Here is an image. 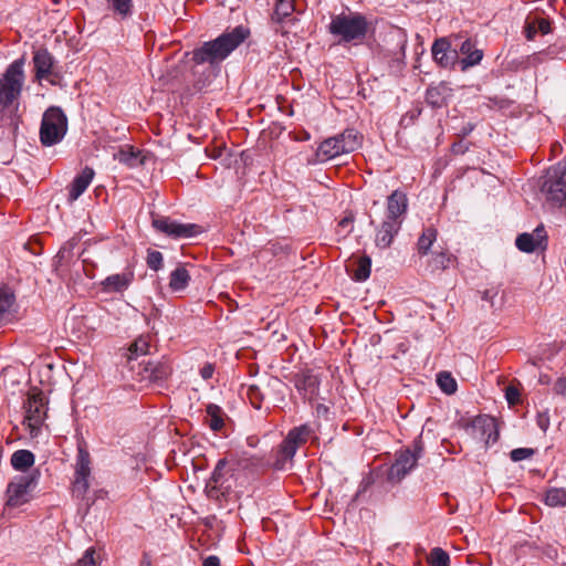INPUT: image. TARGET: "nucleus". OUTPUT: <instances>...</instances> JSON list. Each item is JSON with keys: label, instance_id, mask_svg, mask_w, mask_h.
<instances>
[{"label": "nucleus", "instance_id": "1", "mask_svg": "<svg viewBox=\"0 0 566 566\" xmlns=\"http://www.w3.org/2000/svg\"><path fill=\"white\" fill-rule=\"evenodd\" d=\"M265 468L264 460L258 455L247 452L237 453L231 459H219L210 478L206 482L205 492L209 500L217 502L220 506L238 500L237 471L256 473Z\"/></svg>", "mask_w": 566, "mask_h": 566}, {"label": "nucleus", "instance_id": "2", "mask_svg": "<svg viewBox=\"0 0 566 566\" xmlns=\"http://www.w3.org/2000/svg\"><path fill=\"white\" fill-rule=\"evenodd\" d=\"M250 36V29L240 24L231 30H226L214 40L203 42L199 48H196L192 54V61L196 66L193 74H198L199 67L208 64L201 72L202 75L208 73L206 77H199L195 81L193 85L197 90L201 91L209 83V77L220 64L237 50Z\"/></svg>", "mask_w": 566, "mask_h": 566}, {"label": "nucleus", "instance_id": "3", "mask_svg": "<svg viewBox=\"0 0 566 566\" xmlns=\"http://www.w3.org/2000/svg\"><path fill=\"white\" fill-rule=\"evenodd\" d=\"M369 30V23L361 13H340L333 15L328 32L338 38V44L361 43Z\"/></svg>", "mask_w": 566, "mask_h": 566}, {"label": "nucleus", "instance_id": "4", "mask_svg": "<svg viewBox=\"0 0 566 566\" xmlns=\"http://www.w3.org/2000/svg\"><path fill=\"white\" fill-rule=\"evenodd\" d=\"M23 65V59L13 61L0 77V119L7 109L18 105L24 83Z\"/></svg>", "mask_w": 566, "mask_h": 566}, {"label": "nucleus", "instance_id": "5", "mask_svg": "<svg viewBox=\"0 0 566 566\" xmlns=\"http://www.w3.org/2000/svg\"><path fill=\"white\" fill-rule=\"evenodd\" d=\"M361 145V136L354 128H347L343 133L326 138L316 150V157L321 161L334 159L343 154L352 153Z\"/></svg>", "mask_w": 566, "mask_h": 566}, {"label": "nucleus", "instance_id": "6", "mask_svg": "<svg viewBox=\"0 0 566 566\" xmlns=\"http://www.w3.org/2000/svg\"><path fill=\"white\" fill-rule=\"evenodd\" d=\"M67 132V117L59 106H50L42 116L40 142L45 147L59 144Z\"/></svg>", "mask_w": 566, "mask_h": 566}, {"label": "nucleus", "instance_id": "7", "mask_svg": "<svg viewBox=\"0 0 566 566\" xmlns=\"http://www.w3.org/2000/svg\"><path fill=\"white\" fill-rule=\"evenodd\" d=\"M313 433L308 424H301L292 428L283 441L279 444L273 468L275 470H284L289 461H292L297 449L305 444Z\"/></svg>", "mask_w": 566, "mask_h": 566}, {"label": "nucleus", "instance_id": "8", "mask_svg": "<svg viewBox=\"0 0 566 566\" xmlns=\"http://www.w3.org/2000/svg\"><path fill=\"white\" fill-rule=\"evenodd\" d=\"M541 191L546 195L547 201L559 207L566 203V159L547 169Z\"/></svg>", "mask_w": 566, "mask_h": 566}, {"label": "nucleus", "instance_id": "9", "mask_svg": "<svg viewBox=\"0 0 566 566\" xmlns=\"http://www.w3.org/2000/svg\"><path fill=\"white\" fill-rule=\"evenodd\" d=\"M41 473L38 469L31 472L15 476L7 486L6 505L19 507L28 503L32 497V492L39 484Z\"/></svg>", "mask_w": 566, "mask_h": 566}, {"label": "nucleus", "instance_id": "10", "mask_svg": "<svg viewBox=\"0 0 566 566\" xmlns=\"http://www.w3.org/2000/svg\"><path fill=\"white\" fill-rule=\"evenodd\" d=\"M151 226L156 231L176 240L195 238L202 232V228L199 224L182 223L160 214L151 216Z\"/></svg>", "mask_w": 566, "mask_h": 566}, {"label": "nucleus", "instance_id": "11", "mask_svg": "<svg viewBox=\"0 0 566 566\" xmlns=\"http://www.w3.org/2000/svg\"><path fill=\"white\" fill-rule=\"evenodd\" d=\"M91 475V455L85 443H78L75 463V479L73 481V493L83 499L86 494Z\"/></svg>", "mask_w": 566, "mask_h": 566}, {"label": "nucleus", "instance_id": "12", "mask_svg": "<svg viewBox=\"0 0 566 566\" xmlns=\"http://www.w3.org/2000/svg\"><path fill=\"white\" fill-rule=\"evenodd\" d=\"M465 430H471V433L484 441L486 446L496 442L500 437L496 420L489 415L474 417L465 426Z\"/></svg>", "mask_w": 566, "mask_h": 566}, {"label": "nucleus", "instance_id": "13", "mask_svg": "<svg viewBox=\"0 0 566 566\" xmlns=\"http://www.w3.org/2000/svg\"><path fill=\"white\" fill-rule=\"evenodd\" d=\"M433 61L443 69H453L459 62L458 49L452 48L449 38H438L431 46Z\"/></svg>", "mask_w": 566, "mask_h": 566}, {"label": "nucleus", "instance_id": "14", "mask_svg": "<svg viewBox=\"0 0 566 566\" xmlns=\"http://www.w3.org/2000/svg\"><path fill=\"white\" fill-rule=\"evenodd\" d=\"M417 461L409 448L397 452L395 462L387 472V480L391 483L400 482L415 467Z\"/></svg>", "mask_w": 566, "mask_h": 566}, {"label": "nucleus", "instance_id": "15", "mask_svg": "<svg viewBox=\"0 0 566 566\" xmlns=\"http://www.w3.org/2000/svg\"><path fill=\"white\" fill-rule=\"evenodd\" d=\"M32 61L35 71L34 75L38 81L49 78L50 76L59 77V71L55 69L56 61L48 49H38L33 54Z\"/></svg>", "mask_w": 566, "mask_h": 566}, {"label": "nucleus", "instance_id": "16", "mask_svg": "<svg viewBox=\"0 0 566 566\" xmlns=\"http://www.w3.org/2000/svg\"><path fill=\"white\" fill-rule=\"evenodd\" d=\"M292 380L303 399L313 400L318 395L321 380L311 370L295 374Z\"/></svg>", "mask_w": 566, "mask_h": 566}, {"label": "nucleus", "instance_id": "17", "mask_svg": "<svg viewBox=\"0 0 566 566\" xmlns=\"http://www.w3.org/2000/svg\"><path fill=\"white\" fill-rule=\"evenodd\" d=\"M140 375L149 382L161 385L171 374L172 368L167 361L143 360Z\"/></svg>", "mask_w": 566, "mask_h": 566}, {"label": "nucleus", "instance_id": "18", "mask_svg": "<svg viewBox=\"0 0 566 566\" xmlns=\"http://www.w3.org/2000/svg\"><path fill=\"white\" fill-rule=\"evenodd\" d=\"M453 95V90L448 82H440L437 85L428 86L426 91V102L432 108H441L448 105Z\"/></svg>", "mask_w": 566, "mask_h": 566}, {"label": "nucleus", "instance_id": "19", "mask_svg": "<svg viewBox=\"0 0 566 566\" xmlns=\"http://www.w3.org/2000/svg\"><path fill=\"white\" fill-rule=\"evenodd\" d=\"M546 232L543 226H538L533 233H521L515 240L516 248L526 253L534 252L542 245L543 241H546Z\"/></svg>", "mask_w": 566, "mask_h": 566}, {"label": "nucleus", "instance_id": "20", "mask_svg": "<svg viewBox=\"0 0 566 566\" xmlns=\"http://www.w3.org/2000/svg\"><path fill=\"white\" fill-rule=\"evenodd\" d=\"M408 198L406 192L397 189L391 192L387 198V214L386 218L395 221H401L400 217L407 212Z\"/></svg>", "mask_w": 566, "mask_h": 566}, {"label": "nucleus", "instance_id": "21", "mask_svg": "<svg viewBox=\"0 0 566 566\" xmlns=\"http://www.w3.org/2000/svg\"><path fill=\"white\" fill-rule=\"evenodd\" d=\"M401 228V221L385 219L377 230L375 244L379 249H387L391 245L395 235Z\"/></svg>", "mask_w": 566, "mask_h": 566}, {"label": "nucleus", "instance_id": "22", "mask_svg": "<svg viewBox=\"0 0 566 566\" xmlns=\"http://www.w3.org/2000/svg\"><path fill=\"white\" fill-rule=\"evenodd\" d=\"M458 53L464 55L459 60L462 71L479 64L483 57V51L475 49V43L471 39H467L460 44Z\"/></svg>", "mask_w": 566, "mask_h": 566}, {"label": "nucleus", "instance_id": "23", "mask_svg": "<svg viewBox=\"0 0 566 566\" xmlns=\"http://www.w3.org/2000/svg\"><path fill=\"white\" fill-rule=\"evenodd\" d=\"M133 280V272L112 274L102 281V290L106 293H122L129 287Z\"/></svg>", "mask_w": 566, "mask_h": 566}, {"label": "nucleus", "instance_id": "24", "mask_svg": "<svg viewBox=\"0 0 566 566\" xmlns=\"http://www.w3.org/2000/svg\"><path fill=\"white\" fill-rule=\"evenodd\" d=\"M94 175H95V172H94L93 168L86 166L81 171V174H78L74 178V180L71 184L70 191H69V199L71 201L77 200L84 193V191L87 189V187L92 182Z\"/></svg>", "mask_w": 566, "mask_h": 566}, {"label": "nucleus", "instance_id": "25", "mask_svg": "<svg viewBox=\"0 0 566 566\" xmlns=\"http://www.w3.org/2000/svg\"><path fill=\"white\" fill-rule=\"evenodd\" d=\"M25 408V418L30 421V426H41L45 415L43 398L40 395L29 397Z\"/></svg>", "mask_w": 566, "mask_h": 566}, {"label": "nucleus", "instance_id": "26", "mask_svg": "<svg viewBox=\"0 0 566 566\" xmlns=\"http://www.w3.org/2000/svg\"><path fill=\"white\" fill-rule=\"evenodd\" d=\"M35 461V457L33 452L30 450L21 449L12 453L11 455V465L17 471H27L30 469Z\"/></svg>", "mask_w": 566, "mask_h": 566}, {"label": "nucleus", "instance_id": "27", "mask_svg": "<svg viewBox=\"0 0 566 566\" xmlns=\"http://www.w3.org/2000/svg\"><path fill=\"white\" fill-rule=\"evenodd\" d=\"M295 11L294 0H277L272 14V21L276 23L285 22Z\"/></svg>", "mask_w": 566, "mask_h": 566}, {"label": "nucleus", "instance_id": "28", "mask_svg": "<svg viewBox=\"0 0 566 566\" xmlns=\"http://www.w3.org/2000/svg\"><path fill=\"white\" fill-rule=\"evenodd\" d=\"M189 281L190 274L187 269L185 266H178L170 273L169 287L174 292H180L188 286Z\"/></svg>", "mask_w": 566, "mask_h": 566}, {"label": "nucleus", "instance_id": "29", "mask_svg": "<svg viewBox=\"0 0 566 566\" xmlns=\"http://www.w3.org/2000/svg\"><path fill=\"white\" fill-rule=\"evenodd\" d=\"M14 302V293L7 286H0V324L11 315Z\"/></svg>", "mask_w": 566, "mask_h": 566}, {"label": "nucleus", "instance_id": "30", "mask_svg": "<svg viewBox=\"0 0 566 566\" xmlns=\"http://www.w3.org/2000/svg\"><path fill=\"white\" fill-rule=\"evenodd\" d=\"M140 155V150H135L133 147H127L125 149L122 148L115 155V159L130 168H135L144 164V158H142Z\"/></svg>", "mask_w": 566, "mask_h": 566}, {"label": "nucleus", "instance_id": "31", "mask_svg": "<svg viewBox=\"0 0 566 566\" xmlns=\"http://www.w3.org/2000/svg\"><path fill=\"white\" fill-rule=\"evenodd\" d=\"M356 269L352 270L353 280L356 282H364L370 276L371 259L368 255H363L353 262Z\"/></svg>", "mask_w": 566, "mask_h": 566}, {"label": "nucleus", "instance_id": "32", "mask_svg": "<svg viewBox=\"0 0 566 566\" xmlns=\"http://www.w3.org/2000/svg\"><path fill=\"white\" fill-rule=\"evenodd\" d=\"M451 261L452 255L448 254L442 250L434 251L432 252L431 258L428 260L427 268L431 273H436L448 269Z\"/></svg>", "mask_w": 566, "mask_h": 566}, {"label": "nucleus", "instance_id": "33", "mask_svg": "<svg viewBox=\"0 0 566 566\" xmlns=\"http://www.w3.org/2000/svg\"><path fill=\"white\" fill-rule=\"evenodd\" d=\"M437 235L438 231L433 227L423 229L417 242V250L419 255H427L429 253L430 248L437 240Z\"/></svg>", "mask_w": 566, "mask_h": 566}, {"label": "nucleus", "instance_id": "34", "mask_svg": "<svg viewBox=\"0 0 566 566\" xmlns=\"http://www.w3.org/2000/svg\"><path fill=\"white\" fill-rule=\"evenodd\" d=\"M109 9L113 11L115 15H117L120 20H125L132 17L133 14V1L134 0H106Z\"/></svg>", "mask_w": 566, "mask_h": 566}, {"label": "nucleus", "instance_id": "35", "mask_svg": "<svg viewBox=\"0 0 566 566\" xmlns=\"http://www.w3.org/2000/svg\"><path fill=\"white\" fill-rule=\"evenodd\" d=\"M77 245L76 240L67 241L55 255V270L57 271L60 268L69 264L74 258V248Z\"/></svg>", "mask_w": 566, "mask_h": 566}, {"label": "nucleus", "instance_id": "36", "mask_svg": "<svg viewBox=\"0 0 566 566\" xmlns=\"http://www.w3.org/2000/svg\"><path fill=\"white\" fill-rule=\"evenodd\" d=\"M544 502L551 507L566 506V489L551 488L546 491Z\"/></svg>", "mask_w": 566, "mask_h": 566}, {"label": "nucleus", "instance_id": "37", "mask_svg": "<svg viewBox=\"0 0 566 566\" xmlns=\"http://www.w3.org/2000/svg\"><path fill=\"white\" fill-rule=\"evenodd\" d=\"M206 411L209 417V421H208L209 428L212 431H220L224 426L223 418H222V415H223L222 409L214 403H209L206 408Z\"/></svg>", "mask_w": 566, "mask_h": 566}, {"label": "nucleus", "instance_id": "38", "mask_svg": "<svg viewBox=\"0 0 566 566\" xmlns=\"http://www.w3.org/2000/svg\"><path fill=\"white\" fill-rule=\"evenodd\" d=\"M437 382L440 389L447 395L454 394L457 390V381L448 371L439 373L437 376Z\"/></svg>", "mask_w": 566, "mask_h": 566}, {"label": "nucleus", "instance_id": "39", "mask_svg": "<svg viewBox=\"0 0 566 566\" xmlns=\"http://www.w3.org/2000/svg\"><path fill=\"white\" fill-rule=\"evenodd\" d=\"M129 359H137L138 356H145L149 349V343L145 337H138L130 346H129Z\"/></svg>", "mask_w": 566, "mask_h": 566}, {"label": "nucleus", "instance_id": "40", "mask_svg": "<svg viewBox=\"0 0 566 566\" xmlns=\"http://www.w3.org/2000/svg\"><path fill=\"white\" fill-rule=\"evenodd\" d=\"M247 397L249 398L251 405L255 409H261L262 402L264 400L265 394L258 385H250L247 388L245 392Z\"/></svg>", "mask_w": 566, "mask_h": 566}, {"label": "nucleus", "instance_id": "41", "mask_svg": "<svg viewBox=\"0 0 566 566\" xmlns=\"http://www.w3.org/2000/svg\"><path fill=\"white\" fill-rule=\"evenodd\" d=\"M429 563L431 566H450L449 554L440 547H434L430 552Z\"/></svg>", "mask_w": 566, "mask_h": 566}, {"label": "nucleus", "instance_id": "42", "mask_svg": "<svg viewBox=\"0 0 566 566\" xmlns=\"http://www.w3.org/2000/svg\"><path fill=\"white\" fill-rule=\"evenodd\" d=\"M147 266L154 271H158L164 265V258L161 252L157 250H148L146 258Z\"/></svg>", "mask_w": 566, "mask_h": 566}, {"label": "nucleus", "instance_id": "43", "mask_svg": "<svg viewBox=\"0 0 566 566\" xmlns=\"http://www.w3.org/2000/svg\"><path fill=\"white\" fill-rule=\"evenodd\" d=\"M535 450L532 448H516L510 452V458L513 462H520L522 460L533 457Z\"/></svg>", "mask_w": 566, "mask_h": 566}, {"label": "nucleus", "instance_id": "44", "mask_svg": "<svg viewBox=\"0 0 566 566\" xmlns=\"http://www.w3.org/2000/svg\"><path fill=\"white\" fill-rule=\"evenodd\" d=\"M535 25H536V29H537V32L545 35V34H548L551 31H552V25H551V21L548 19H545V18H541V17H535L533 19Z\"/></svg>", "mask_w": 566, "mask_h": 566}, {"label": "nucleus", "instance_id": "45", "mask_svg": "<svg viewBox=\"0 0 566 566\" xmlns=\"http://www.w3.org/2000/svg\"><path fill=\"white\" fill-rule=\"evenodd\" d=\"M521 394L514 386H509L505 389V399L510 406H515L520 402Z\"/></svg>", "mask_w": 566, "mask_h": 566}, {"label": "nucleus", "instance_id": "46", "mask_svg": "<svg viewBox=\"0 0 566 566\" xmlns=\"http://www.w3.org/2000/svg\"><path fill=\"white\" fill-rule=\"evenodd\" d=\"M409 449L411 450L412 455H415V459L418 462V460L423 455V452H424V446H423V442H422L421 434H419L413 440L412 446Z\"/></svg>", "mask_w": 566, "mask_h": 566}, {"label": "nucleus", "instance_id": "47", "mask_svg": "<svg viewBox=\"0 0 566 566\" xmlns=\"http://www.w3.org/2000/svg\"><path fill=\"white\" fill-rule=\"evenodd\" d=\"M94 554L95 549L93 547L86 549L83 557L78 559L76 566H96Z\"/></svg>", "mask_w": 566, "mask_h": 566}, {"label": "nucleus", "instance_id": "48", "mask_svg": "<svg viewBox=\"0 0 566 566\" xmlns=\"http://www.w3.org/2000/svg\"><path fill=\"white\" fill-rule=\"evenodd\" d=\"M469 148H470V143H464L462 138H460L459 140L454 142L451 145V151L454 155H463L469 150Z\"/></svg>", "mask_w": 566, "mask_h": 566}, {"label": "nucleus", "instance_id": "49", "mask_svg": "<svg viewBox=\"0 0 566 566\" xmlns=\"http://www.w3.org/2000/svg\"><path fill=\"white\" fill-rule=\"evenodd\" d=\"M524 33H525V38L528 41H532V40L535 39V36H536V34L538 32H537V29H536V25H535L533 19H527L526 20V23H525V27H524Z\"/></svg>", "mask_w": 566, "mask_h": 566}, {"label": "nucleus", "instance_id": "50", "mask_svg": "<svg viewBox=\"0 0 566 566\" xmlns=\"http://www.w3.org/2000/svg\"><path fill=\"white\" fill-rule=\"evenodd\" d=\"M553 390L556 395L566 398V377L558 378L554 384Z\"/></svg>", "mask_w": 566, "mask_h": 566}, {"label": "nucleus", "instance_id": "51", "mask_svg": "<svg viewBox=\"0 0 566 566\" xmlns=\"http://www.w3.org/2000/svg\"><path fill=\"white\" fill-rule=\"evenodd\" d=\"M214 373V365L211 363H206L203 367L200 369V376L208 380L213 376Z\"/></svg>", "mask_w": 566, "mask_h": 566}, {"label": "nucleus", "instance_id": "52", "mask_svg": "<svg viewBox=\"0 0 566 566\" xmlns=\"http://www.w3.org/2000/svg\"><path fill=\"white\" fill-rule=\"evenodd\" d=\"M537 426L543 430L546 431L549 427V417L546 412L538 413L536 419Z\"/></svg>", "mask_w": 566, "mask_h": 566}, {"label": "nucleus", "instance_id": "53", "mask_svg": "<svg viewBox=\"0 0 566 566\" xmlns=\"http://www.w3.org/2000/svg\"><path fill=\"white\" fill-rule=\"evenodd\" d=\"M497 289L491 287L482 292V300L493 305V298L497 295Z\"/></svg>", "mask_w": 566, "mask_h": 566}, {"label": "nucleus", "instance_id": "54", "mask_svg": "<svg viewBox=\"0 0 566 566\" xmlns=\"http://www.w3.org/2000/svg\"><path fill=\"white\" fill-rule=\"evenodd\" d=\"M475 128V124L473 123H467L463 125L458 134V136L462 139H464L468 135H470Z\"/></svg>", "mask_w": 566, "mask_h": 566}, {"label": "nucleus", "instance_id": "55", "mask_svg": "<svg viewBox=\"0 0 566 566\" xmlns=\"http://www.w3.org/2000/svg\"><path fill=\"white\" fill-rule=\"evenodd\" d=\"M282 386H284V384L277 377L271 378L266 384V388L275 391H280Z\"/></svg>", "mask_w": 566, "mask_h": 566}, {"label": "nucleus", "instance_id": "56", "mask_svg": "<svg viewBox=\"0 0 566 566\" xmlns=\"http://www.w3.org/2000/svg\"><path fill=\"white\" fill-rule=\"evenodd\" d=\"M202 566H220V559L218 556L210 555L203 559Z\"/></svg>", "mask_w": 566, "mask_h": 566}, {"label": "nucleus", "instance_id": "57", "mask_svg": "<svg viewBox=\"0 0 566 566\" xmlns=\"http://www.w3.org/2000/svg\"><path fill=\"white\" fill-rule=\"evenodd\" d=\"M45 80L49 81V83L51 85H59V82L61 80V73L59 72V77L50 76L49 78H45Z\"/></svg>", "mask_w": 566, "mask_h": 566}, {"label": "nucleus", "instance_id": "58", "mask_svg": "<svg viewBox=\"0 0 566 566\" xmlns=\"http://www.w3.org/2000/svg\"><path fill=\"white\" fill-rule=\"evenodd\" d=\"M349 222H352L349 218H344L343 220H340L339 226L346 227Z\"/></svg>", "mask_w": 566, "mask_h": 566}, {"label": "nucleus", "instance_id": "59", "mask_svg": "<svg viewBox=\"0 0 566 566\" xmlns=\"http://www.w3.org/2000/svg\"><path fill=\"white\" fill-rule=\"evenodd\" d=\"M153 312H154V315H158L159 314V310L156 308V307L153 308Z\"/></svg>", "mask_w": 566, "mask_h": 566}, {"label": "nucleus", "instance_id": "60", "mask_svg": "<svg viewBox=\"0 0 566 566\" xmlns=\"http://www.w3.org/2000/svg\"><path fill=\"white\" fill-rule=\"evenodd\" d=\"M420 113H421V112H420V111H418V112H417V114H412V115H411V119H412V118H416V116L420 115Z\"/></svg>", "mask_w": 566, "mask_h": 566}]
</instances>
